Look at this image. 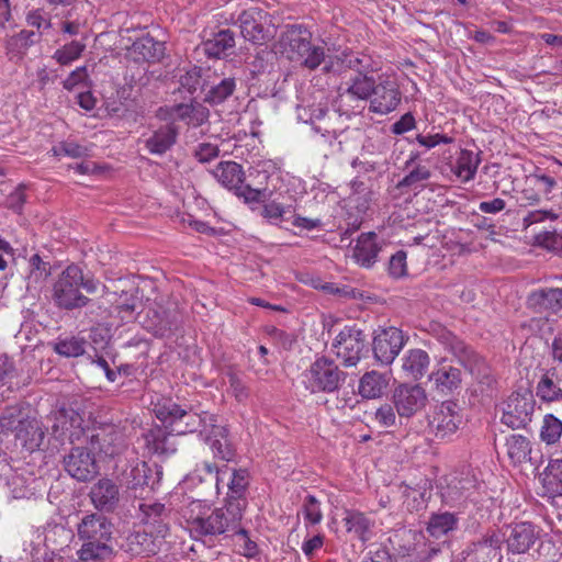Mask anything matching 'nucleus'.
Masks as SVG:
<instances>
[{
  "label": "nucleus",
  "instance_id": "55",
  "mask_svg": "<svg viewBox=\"0 0 562 562\" xmlns=\"http://www.w3.org/2000/svg\"><path fill=\"white\" fill-rule=\"evenodd\" d=\"M88 80L89 74L87 66H80L68 75V77L63 81V87L64 89L71 91L81 85H87Z\"/></svg>",
  "mask_w": 562,
  "mask_h": 562
},
{
  "label": "nucleus",
  "instance_id": "16",
  "mask_svg": "<svg viewBox=\"0 0 562 562\" xmlns=\"http://www.w3.org/2000/svg\"><path fill=\"white\" fill-rule=\"evenodd\" d=\"M120 487L109 477L98 480L90 488L89 498L99 512H113L120 503Z\"/></svg>",
  "mask_w": 562,
  "mask_h": 562
},
{
  "label": "nucleus",
  "instance_id": "7",
  "mask_svg": "<svg viewBox=\"0 0 562 562\" xmlns=\"http://www.w3.org/2000/svg\"><path fill=\"white\" fill-rule=\"evenodd\" d=\"M535 406L531 391L514 392L504 403L501 423L510 429L526 428L532 419Z\"/></svg>",
  "mask_w": 562,
  "mask_h": 562
},
{
  "label": "nucleus",
  "instance_id": "47",
  "mask_svg": "<svg viewBox=\"0 0 562 562\" xmlns=\"http://www.w3.org/2000/svg\"><path fill=\"white\" fill-rule=\"evenodd\" d=\"M29 417L21 407L10 406L0 416V428L2 431H11L15 435Z\"/></svg>",
  "mask_w": 562,
  "mask_h": 562
},
{
  "label": "nucleus",
  "instance_id": "22",
  "mask_svg": "<svg viewBox=\"0 0 562 562\" xmlns=\"http://www.w3.org/2000/svg\"><path fill=\"white\" fill-rule=\"evenodd\" d=\"M429 381L438 393L447 395L460 386L462 373L459 368L453 367L446 360H442L430 373Z\"/></svg>",
  "mask_w": 562,
  "mask_h": 562
},
{
  "label": "nucleus",
  "instance_id": "53",
  "mask_svg": "<svg viewBox=\"0 0 562 562\" xmlns=\"http://www.w3.org/2000/svg\"><path fill=\"white\" fill-rule=\"evenodd\" d=\"M132 544L136 543L139 546L138 549H134L137 554H155L156 546L151 537V530L137 531L132 536Z\"/></svg>",
  "mask_w": 562,
  "mask_h": 562
},
{
  "label": "nucleus",
  "instance_id": "40",
  "mask_svg": "<svg viewBox=\"0 0 562 562\" xmlns=\"http://www.w3.org/2000/svg\"><path fill=\"white\" fill-rule=\"evenodd\" d=\"M138 297L132 292L123 291L111 301L110 313L121 318L123 323L135 318Z\"/></svg>",
  "mask_w": 562,
  "mask_h": 562
},
{
  "label": "nucleus",
  "instance_id": "59",
  "mask_svg": "<svg viewBox=\"0 0 562 562\" xmlns=\"http://www.w3.org/2000/svg\"><path fill=\"white\" fill-rule=\"evenodd\" d=\"M229 389L228 392L238 401L245 402L249 397L248 387L244 382L233 372L228 373Z\"/></svg>",
  "mask_w": 562,
  "mask_h": 562
},
{
  "label": "nucleus",
  "instance_id": "14",
  "mask_svg": "<svg viewBox=\"0 0 562 562\" xmlns=\"http://www.w3.org/2000/svg\"><path fill=\"white\" fill-rule=\"evenodd\" d=\"M270 20L267 12L260 10L244 11L240 16V33L245 40L254 44H263L274 36V32L266 27Z\"/></svg>",
  "mask_w": 562,
  "mask_h": 562
},
{
  "label": "nucleus",
  "instance_id": "13",
  "mask_svg": "<svg viewBox=\"0 0 562 562\" xmlns=\"http://www.w3.org/2000/svg\"><path fill=\"white\" fill-rule=\"evenodd\" d=\"M402 93L398 85L390 78L380 79L374 85V92L370 97V112L386 115L393 112L400 104Z\"/></svg>",
  "mask_w": 562,
  "mask_h": 562
},
{
  "label": "nucleus",
  "instance_id": "32",
  "mask_svg": "<svg viewBox=\"0 0 562 562\" xmlns=\"http://www.w3.org/2000/svg\"><path fill=\"white\" fill-rule=\"evenodd\" d=\"M171 111L177 119L192 127L203 125L210 116L209 109L198 102L176 104Z\"/></svg>",
  "mask_w": 562,
  "mask_h": 562
},
{
  "label": "nucleus",
  "instance_id": "54",
  "mask_svg": "<svg viewBox=\"0 0 562 562\" xmlns=\"http://www.w3.org/2000/svg\"><path fill=\"white\" fill-rule=\"evenodd\" d=\"M407 254L404 250H398L391 256L389 262V273L393 278H402L407 274Z\"/></svg>",
  "mask_w": 562,
  "mask_h": 562
},
{
  "label": "nucleus",
  "instance_id": "62",
  "mask_svg": "<svg viewBox=\"0 0 562 562\" xmlns=\"http://www.w3.org/2000/svg\"><path fill=\"white\" fill-rule=\"evenodd\" d=\"M374 419L381 427L386 428L395 425L396 415L390 404H384L376 409Z\"/></svg>",
  "mask_w": 562,
  "mask_h": 562
},
{
  "label": "nucleus",
  "instance_id": "24",
  "mask_svg": "<svg viewBox=\"0 0 562 562\" xmlns=\"http://www.w3.org/2000/svg\"><path fill=\"white\" fill-rule=\"evenodd\" d=\"M119 479L127 490L135 492L137 490H144L149 485V481L151 479V469L147 462L136 458L120 472Z\"/></svg>",
  "mask_w": 562,
  "mask_h": 562
},
{
  "label": "nucleus",
  "instance_id": "60",
  "mask_svg": "<svg viewBox=\"0 0 562 562\" xmlns=\"http://www.w3.org/2000/svg\"><path fill=\"white\" fill-rule=\"evenodd\" d=\"M430 170L426 166H416L408 175H406L398 183L400 187H411L417 182L429 179Z\"/></svg>",
  "mask_w": 562,
  "mask_h": 562
},
{
  "label": "nucleus",
  "instance_id": "36",
  "mask_svg": "<svg viewBox=\"0 0 562 562\" xmlns=\"http://www.w3.org/2000/svg\"><path fill=\"white\" fill-rule=\"evenodd\" d=\"M536 394L544 403L562 401V387L555 369L546 370L536 386Z\"/></svg>",
  "mask_w": 562,
  "mask_h": 562
},
{
  "label": "nucleus",
  "instance_id": "35",
  "mask_svg": "<svg viewBox=\"0 0 562 562\" xmlns=\"http://www.w3.org/2000/svg\"><path fill=\"white\" fill-rule=\"evenodd\" d=\"M506 454L513 465H520L530 460L531 442L518 434H512L505 440Z\"/></svg>",
  "mask_w": 562,
  "mask_h": 562
},
{
  "label": "nucleus",
  "instance_id": "46",
  "mask_svg": "<svg viewBox=\"0 0 562 562\" xmlns=\"http://www.w3.org/2000/svg\"><path fill=\"white\" fill-rule=\"evenodd\" d=\"M147 315L149 321L145 326L155 336L164 337L167 335V333L171 331L173 321L165 311L159 313L157 311L149 310Z\"/></svg>",
  "mask_w": 562,
  "mask_h": 562
},
{
  "label": "nucleus",
  "instance_id": "63",
  "mask_svg": "<svg viewBox=\"0 0 562 562\" xmlns=\"http://www.w3.org/2000/svg\"><path fill=\"white\" fill-rule=\"evenodd\" d=\"M243 532H236L235 537H240L243 544H240L238 553L245 558L251 559L258 554V546L249 538L248 531L241 526Z\"/></svg>",
  "mask_w": 562,
  "mask_h": 562
},
{
  "label": "nucleus",
  "instance_id": "38",
  "mask_svg": "<svg viewBox=\"0 0 562 562\" xmlns=\"http://www.w3.org/2000/svg\"><path fill=\"white\" fill-rule=\"evenodd\" d=\"M249 473L246 469L233 470L227 484L228 493L224 502H236L244 514L246 507L245 493L249 485Z\"/></svg>",
  "mask_w": 562,
  "mask_h": 562
},
{
  "label": "nucleus",
  "instance_id": "23",
  "mask_svg": "<svg viewBox=\"0 0 562 562\" xmlns=\"http://www.w3.org/2000/svg\"><path fill=\"white\" fill-rule=\"evenodd\" d=\"M203 439L210 446L215 458L227 462L234 460L236 450L228 438V429L226 426L220 425L218 420L204 435Z\"/></svg>",
  "mask_w": 562,
  "mask_h": 562
},
{
  "label": "nucleus",
  "instance_id": "26",
  "mask_svg": "<svg viewBox=\"0 0 562 562\" xmlns=\"http://www.w3.org/2000/svg\"><path fill=\"white\" fill-rule=\"evenodd\" d=\"M54 424L52 431L55 436L64 437L67 436L71 442L80 439L83 434V429L80 427L82 418L79 414L66 409H59L54 413Z\"/></svg>",
  "mask_w": 562,
  "mask_h": 562
},
{
  "label": "nucleus",
  "instance_id": "44",
  "mask_svg": "<svg viewBox=\"0 0 562 562\" xmlns=\"http://www.w3.org/2000/svg\"><path fill=\"white\" fill-rule=\"evenodd\" d=\"M321 505V502L314 495L305 496L299 515L303 516L306 529L322 522L324 515Z\"/></svg>",
  "mask_w": 562,
  "mask_h": 562
},
{
  "label": "nucleus",
  "instance_id": "57",
  "mask_svg": "<svg viewBox=\"0 0 562 562\" xmlns=\"http://www.w3.org/2000/svg\"><path fill=\"white\" fill-rule=\"evenodd\" d=\"M538 245L554 252L562 251V236L555 232H543L536 236Z\"/></svg>",
  "mask_w": 562,
  "mask_h": 562
},
{
  "label": "nucleus",
  "instance_id": "64",
  "mask_svg": "<svg viewBox=\"0 0 562 562\" xmlns=\"http://www.w3.org/2000/svg\"><path fill=\"white\" fill-rule=\"evenodd\" d=\"M60 150L64 156L70 158H82L89 155V148L75 142H61Z\"/></svg>",
  "mask_w": 562,
  "mask_h": 562
},
{
  "label": "nucleus",
  "instance_id": "18",
  "mask_svg": "<svg viewBox=\"0 0 562 562\" xmlns=\"http://www.w3.org/2000/svg\"><path fill=\"white\" fill-rule=\"evenodd\" d=\"M375 80L361 71L350 77L339 87L338 98L342 103L347 101H367L374 92Z\"/></svg>",
  "mask_w": 562,
  "mask_h": 562
},
{
  "label": "nucleus",
  "instance_id": "33",
  "mask_svg": "<svg viewBox=\"0 0 562 562\" xmlns=\"http://www.w3.org/2000/svg\"><path fill=\"white\" fill-rule=\"evenodd\" d=\"M213 175L223 187L229 190L238 189L245 179L241 165L235 161H221L213 170Z\"/></svg>",
  "mask_w": 562,
  "mask_h": 562
},
{
  "label": "nucleus",
  "instance_id": "17",
  "mask_svg": "<svg viewBox=\"0 0 562 562\" xmlns=\"http://www.w3.org/2000/svg\"><path fill=\"white\" fill-rule=\"evenodd\" d=\"M382 246L374 232L361 233L352 247V259L361 268L370 269L378 261Z\"/></svg>",
  "mask_w": 562,
  "mask_h": 562
},
{
  "label": "nucleus",
  "instance_id": "29",
  "mask_svg": "<svg viewBox=\"0 0 562 562\" xmlns=\"http://www.w3.org/2000/svg\"><path fill=\"white\" fill-rule=\"evenodd\" d=\"M164 45L150 36L135 41L128 49L130 57L136 61H156L164 56Z\"/></svg>",
  "mask_w": 562,
  "mask_h": 562
},
{
  "label": "nucleus",
  "instance_id": "1",
  "mask_svg": "<svg viewBox=\"0 0 562 562\" xmlns=\"http://www.w3.org/2000/svg\"><path fill=\"white\" fill-rule=\"evenodd\" d=\"M243 513L238 503L224 502L223 506H214L204 501L194 499L181 512L183 528L194 540L221 541L243 532Z\"/></svg>",
  "mask_w": 562,
  "mask_h": 562
},
{
  "label": "nucleus",
  "instance_id": "11",
  "mask_svg": "<svg viewBox=\"0 0 562 562\" xmlns=\"http://www.w3.org/2000/svg\"><path fill=\"white\" fill-rule=\"evenodd\" d=\"M90 450L100 458H114L127 448L124 434L113 427L102 428L89 437Z\"/></svg>",
  "mask_w": 562,
  "mask_h": 562
},
{
  "label": "nucleus",
  "instance_id": "41",
  "mask_svg": "<svg viewBox=\"0 0 562 562\" xmlns=\"http://www.w3.org/2000/svg\"><path fill=\"white\" fill-rule=\"evenodd\" d=\"M235 46V37L232 31L222 30L212 38L203 43V50L209 57L221 58L227 50Z\"/></svg>",
  "mask_w": 562,
  "mask_h": 562
},
{
  "label": "nucleus",
  "instance_id": "3",
  "mask_svg": "<svg viewBox=\"0 0 562 562\" xmlns=\"http://www.w3.org/2000/svg\"><path fill=\"white\" fill-rule=\"evenodd\" d=\"M81 289L88 293H95L98 284L93 279H85L82 269L71 263L67 266L57 277L53 284L52 299L59 308L71 311L88 305L90 299Z\"/></svg>",
  "mask_w": 562,
  "mask_h": 562
},
{
  "label": "nucleus",
  "instance_id": "2",
  "mask_svg": "<svg viewBox=\"0 0 562 562\" xmlns=\"http://www.w3.org/2000/svg\"><path fill=\"white\" fill-rule=\"evenodd\" d=\"M312 33L300 24L285 25L276 48L286 59L310 70L325 61V47L311 42Z\"/></svg>",
  "mask_w": 562,
  "mask_h": 562
},
{
  "label": "nucleus",
  "instance_id": "34",
  "mask_svg": "<svg viewBox=\"0 0 562 562\" xmlns=\"http://www.w3.org/2000/svg\"><path fill=\"white\" fill-rule=\"evenodd\" d=\"M543 496H562V459H551L541 474Z\"/></svg>",
  "mask_w": 562,
  "mask_h": 562
},
{
  "label": "nucleus",
  "instance_id": "37",
  "mask_svg": "<svg viewBox=\"0 0 562 562\" xmlns=\"http://www.w3.org/2000/svg\"><path fill=\"white\" fill-rule=\"evenodd\" d=\"M389 375L378 371H370L363 374L359 381V394L364 398L381 397L389 385Z\"/></svg>",
  "mask_w": 562,
  "mask_h": 562
},
{
  "label": "nucleus",
  "instance_id": "51",
  "mask_svg": "<svg viewBox=\"0 0 562 562\" xmlns=\"http://www.w3.org/2000/svg\"><path fill=\"white\" fill-rule=\"evenodd\" d=\"M29 266V280L32 282L42 283L50 274L49 263L44 261L38 254H35L30 258Z\"/></svg>",
  "mask_w": 562,
  "mask_h": 562
},
{
  "label": "nucleus",
  "instance_id": "49",
  "mask_svg": "<svg viewBox=\"0 0 562 562\" xmlns=\"http://www.w3.org/2000/svg\"><path fill=\"white\" fill-rule=\"evenodd\" d=\"M236 88L234 78H224L218 85L212 87L205 97V101L220 104L233 94Z\"/></svg>",
  "mask_w": 562,
  "mask_h": 562
},
{
  "label": "nucleus",
  "instance_id": "6",
  "mask_svg": "<svg viewBox=\"0 0 562 562\" xmlns=\"http://www.w3.org/2000/svg\"><path fill=\"white\" fill-rule=\"evenodd\" d=\"M303 376V383L311 393H333L345 380V373L333 360L325 357L317 358Z\"/></svg>",
  "mask_w": 562,
  "mask_h": 562
},
{
  "label": "nucleus",
  "instance_id": "58",
  "mask_svg": "<svg viewBox=\"0 0 562 562\" xmlns=\"http://www.w3.org/2000/svg\"><path fill=\"white\" fill-rule=\"evenodd\" d=\"M27 49L29 47H26L16 34L5 41V53L9 59H21L26 54Z\"/></svg>",
  "mask_w": 562,
  "mask_h": 562
},
{
  "label": "nucleus",
  "instance_id": "52",
  "mask_svg": "<svg viewBox=\"0 0 562 562\" xmlns=\"http://www.w3.org/2000/svg\"><path fill=\"white\" fill-rule=\"evenodd\" d=\"M18 378V370L13 363V360L5 355H0V384L8 385L12 389L13 385H19L15 381Z\"/></svg>",
  "mask_w": 562,
  "mask_h": 562
},
{
  "label": "nucleus",
  "instance_id": "45",
  "mask_svg": "<svg viewBox=\"0 0 562 562\" xmlns=\"http://www.w3.org/2000/svg\"><path fill=\"white\" fill-rule=\"evenodd\" d=\"M85 49L86 43L74 40L57 48L53 54V58L60 66H68L78 60L82 56Z\"/></svg>",
  "mask_w": 562,
  "mask_h": 562
},
{
  "label": "nucleus",
  "instance_id": "61",
  "mask_svg": "<svg viewBox=\"0 0 562 562\" xmlns=\"http://www.w3.org/2000/svg\"><path fill=\"white\" fill-rule=\"evenodd\" d=\"M416 142L420 146H424V147L430 149L440 144H451L453 142V138L446 134H440V133H436L434 135L418 134L416 136Z\"/></svg>",
  "mask_w": 562,
  "mask_h": 562
},
{
  "label": "nucleus",
  "instance_id": "10",
  "mask_svg": "<svg viewBox=\"0 0 562 562\" xmlns=\"http://www.w3.org/2000/svg\"><path fill=\"white\" fill-rule=\"evenodd\" d=\"M64 468L71 477L80 482L93 479L99 472V467L90 447L72 448L64 458Z\"/></svg>",
  "mask_w": 562,
  "mask_h": 562
},
{
  "label": "nucleus",
  "instance_id": "56",
  "mask_svg": "<svg viewBox=\"0 0 562 562\" xmlns=\"http://www.w3.org/2000/svg\"><path fill=\"white\" fill-rule=\"evenodd\" d=\"M236 194L239 198H243L246 203H260L268 198L267 189H255L249 184L243 186L240 184L238 189H236Z\"/></svg>",
  "mask_w": 562,
  "mask_h": 562
},
{
  "label": "nucleus",
  "instance_id": "25",
  "mask_svg": "<svg viewBox=\"0 0 562 562\" xmlns=\"http://www.w3.org/2000/svg\"><path fill=\"white\" fill-rule=\"evenodd\" d=\"M527 306L537 313L559 312L562 308V289L546 288L532 291L527 297Z\"/></svg>",
  "mask_w": 562,
  "mask_h": 562
},
{
  "label": "nucleus",
  "instance_id": "43",
  "mask_svg": "<svg viewBox=\"0 0 562 562\" xmlns=\"http://www.w3.org/2000/svg\"><path fill=\"white\" fill-rule=\"evenodd\" d=\"M540 440L547 446L555 445L562 436V420L553 414H546L540 427Z\"/></svg>",
  "mask_w": 562,
  "mask_h": 562
},
{
  "label": "nucleus",
  "instance_id": "5",
  "mask_svg": "<svg viewBox=\"0 0 562 562\" xmlns=\"http://www.w3.org/2000/svg\"><path fill=\"white\" fill-rule=\"evenodd\" d=\"M155 414L159 420L162 423H169L171 426L178 422H183L184 426L180 429H177L178 434L198 431L202 438L211 427L215 426V422H217V416L214 414L206 412L203 414L187 412L172 401L158 403L155 406Z\"/></svg>",
  "mask_w": 562,
  "mask_h": 562
},
{
  "label": "nucleus",
  "instance_id": "12",
  "mask_svg": "<svg viewBox=\"0 0 562 562\" xmlns=\"http://www.w3.org/2000/svg\"><path fill=\"white\" fill-rule=\"evenodd\" d=\"M406 340L401 329L389 327L380 330L373 338V352L378 361L390 364L398 356Z\"/></svg>",
  "mask_w": 562,
  "mask_h": 562
},
{
  "label": "nucleus",
  "instance_id": "8",
  "mask_svg": "<svg viewBox=\"0 0 562 562\" xmlns=\"http://www.w3.org/2000/svg\"><path fill=\"white\" fill-rule=\"evenodd\" d=\"M333 351L345 367L356 366L366 348V336L362 330L345 326L333 342Z\"/></svg>",
  "mask_w": 562,
  "mask_h": 562
},
{
  "label": "nucleus",
  "instance_id": "28",
  "mask_svg": "<svg viewBox=\"0 0 562 562\" xmlns=\"http://www.w3.org/2000/svg\"><path fill=\"white\" fill-rule=\"evenodd\" d=\"M15 440L29 452L41 448L45 439V429L35 417H29L16 431Z\"/></svg>",
  "mask_w": 562,
  "mask_h": 562
},
{
  "label": "nucleus",
  "instance_id": "31",
  "mask_svg": "<svg viewBox=\"0 0 562 562\" xmlns=\"http://www.w3.org/2000/svg\"><path fill=\"white\" fill-rule=\"evenodd\" d=\"M479 165V155L469 149H461L454 162L450 165V170L461 182H469L474 179Z\"/></svg>",
  "mask_w": 562,
  "mask_h": 562
},
{
  "label": "nucleus",
  "instance_id": "30",
  "mask_svg": "<svg viewBox=\"0 0 562 562\" xmlns=\"http://www.w3.org/2000/svg\"><path fill=\"white\" fill-rule=\"evenodd\" d=\"M430 363L428 353L423 349H409L402 358V371L408 379L419 380Z\"/></svg>",
  "mask_w": 562,
  "mask_h": 562
},
{
  "label": "nucleus",
  "instance_id": "4",
  "mask_svg": "<svg viewBox=\"0 0 562 562\" xmlns=\"http://www.w3.org/2000/svg\"><path fill=\"white\" fill-rule=\"evenodd\" d=\"M111 521L98 513L88 514L77 525V535L83 541L78 551L82 561L99 560L111 553L109 544L112 538Z\"/></svg>",
  "mask_w": 562,
  "mask_h": 562
},
{
  "label": "nucleus",
  "instance_id": "48",
  "mask_svg": "<svg viewBox=\"0 0 562 562\" xmlns=\"http://www.w3.org/2000/svg\"><path fill=\"white\" fill-rule=\"evenodd\" d=\"M53 349L56 353L63 357H79L86 351V341L77 337H68L58 339L54 345Z\"/></svg>",
  "mask_w": 562,
  "mask_h": 562
},
{
  "label": "nucleus",
  "instance_id": "27",
  "mask_svg": "<svg viewBox=\"0 0 562 562\" xmlns=\"http://www.w3.org/2000/svg\"><path fill=\"white\" fill-rule=\"evenodd\" d=\"M179 131L173 123H168L155 130L145 140V148L153 155H164L177 143Z\"/></svg>",
  "mask_w": 562,
  "mask_h": 562
},
{
  "label": "nucleus",
  "instance_id": "9",
  "mask_svg": "<svg viewBox=\"0 0 562 562\" xmlns=\"http://www.w3.org/2000/svg\"><path fill=\"white\" fill-rule=\"evenodd\" d=\"M461 423L462 415L458 404L445 401L436 407L429 427L436 438L445 440L457 432Z\"/></svg>",
  "mask_w": 562,
  "mask_h": 562
},
{
  "label": "nucleus",
  "instance_id": "19",
  "mask_svg": "<svg viewBox=\"0 0 562 562\" xmlns=\"http://www.w3.org/2000/svg\"><path fill=\"white\" fill-rule=\"evenodd\" d=\"M142 438L149 456H170L177 451L175 439L166 427L156 425L144 432Z\"/></svg>",
  "mask_w": 562,
  "mask_h": 562
},
{
  "label": "nucleus",
  "instance_id": "50",
  "mask_svg": "<svg viewBox=\"0 0 562 562\" xmlns=\"http://www.w3.org/2000/svg\"><path fill=\"white\" fill-rule=\"evenodd\" d=\"M139 509L143 514L142 521L146 525L160 524L162 521V516L165 514V505L160 503L146 504L143 503L139 505ZM165 526L158 525L157 532L161 533L164 531Z\"/></svg>",
  "mask_w": 562,
  "mask_h": 562
},
{
  "label": "nucleus",
  "instance_id": "42",
  "mask_svg": "<svg viewBox=\"0 0 562 562\" xmlns=\"http://www.w3.org/2000/svg\"><path fill=\"white\" fill-rule=\"evenodd\" d=\"M458 521V517L452 513L432 514L427 524V531L431 537L438 539L454 530Z\"/></svg>",
  "mask_w": 562,
  "mask_h": 562
},
{
  "label": "nucleus",
  "instance_id": "15",
  "mask_svg": "<svg viewBox=\"0 0 562 562\" xmlns=\"http://www.w3.org/2000/svg\"><path fill=\"white\" fill-rule=\"evenodd\" d=\"M393 403L401 417H411L425 407L427 394L420 385L402 384L394 391Z\"/></svg>",
  "mask_w": 562,
  "mask_h": 562
},
{
  "label": "nucleus",
  "instance_id": "39",
  "mask_svg": "<svg viewBox=\"0 0 562 562\" xmlns=\"http://www.w3.org/2000/svg\"><path fill=\"white\" fill-rule=\"evenodd\" d=\"M342 521L346 530L355 533V536L362 542L370 539L373 522L366 516V514L357 510H347Z\"/></svg>",
  "mask_w": 562,
  "mask_h": 562
},
{
  "label": "nucleus",
  "instance_id": "21",
  "mask_svg": "<svg viewBox=\"0 0 562 562\" xmlns=\"http://www.w3.org/2000/svg\"><path fill=\"white\" fill-rule=\"evenodd\" d=\"M538 538L539 532L531 522L515 524L506 539L507 550L513 554L526 553Z\"/></svg>",
  "mask_w": 562,
  "mask_h": 562
},
{
  "label": "nucleus",
  "instance_id": "20",
  "mask_svg": "<svg viewBox=\"0 0 562 562\" xmlns=\"http://www.w3.org/2000/svg\"><path fill=\"white\" fill-rule=\"evenodd\" d=\"M503 537L497 532L486 533L480 541L472 543L468 553L469 562H499Z\"/></svg>",
  "mask_w": 562,
  "mask_h": 562
}]
</instances>
